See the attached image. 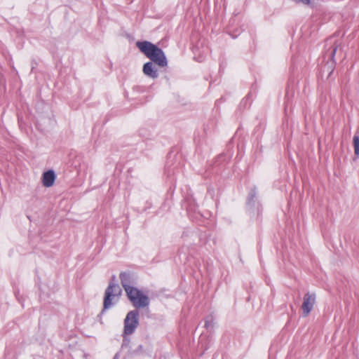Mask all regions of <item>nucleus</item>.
<instances>
[{"mask_svg":"<svg viewBox=\"0 0 359 359\" xmlns=\"http://www.w3.org/2000/svg\"><path fill=\"white\" fill-rule=\"evenodd\" d=\"M136 46L153 62L159 67H164L168 65L166 57L163 51L152 43L144 41H137Z\"/></svg>","mask_w":359,"mask_h":359,"instance_id":"1","label":"nucleus"},{"mask_svg":"<svg viewBox=\"0 0 359 359\" xmlns=\"http://www.w3.org/2000/svg\"><path fill=\"white\" fill-rule=\"evenodd\" d=\"M121 293L120 286L114 282H110L104 292V309L111 308L115 302H118Z\"/></svg>","mask_w":359,"mask_h":359,"instance_id":"2","label":"nucleus"},{"mask_svg":"<svg viewBox=\"0 0 359 359\" xmlns=\"http://www.w3.org/2000/svg\"><path fill=\"white\" fill-rule=\"evenodd\" d=\"M126 293L136 308H144L149 305V301L147 295L142 294L138 289L133 286L126 288Z\"/></svg>","mask_w":359,"mask_h":359,"instance_id":"3","label":"nucleus"},{"mask_svg":"<svg viewBox=\"0 0 359 359\" xmlns=\"http://www.w3.org/2000/svg\"><path fill=\"white\" fill-rule=\"evenodd\" d=\"M139 325V312L133 310L128 312L124 320V331L126 335L132 334Z\"/></svg>","mask_w":359,"mask_h":359,"instance_id":"4","label":"nucleus"},{"mask_svg":"<svg viewBox=\"0 0 359 359\" xmlns=\"http://www.w3.org/2000/svg\"><path fill=\"white\" fill-rule=\"evenodd\" d=\"M315 303L316 294L314 293L307 292L304 294L303 298V303L302 305L304 317H306L310 313L314 306Z\"/></svg>","mask_w":359,"mask_h":359,"instance_id":"5","label":"nucleus"},{"mask_svg":"<svg viewBox=\"0 0 359 359\" xmlns=\"http://www.w3.org/2000/svg\"><path fill=\"white\" fill-rule=\"evenodd\" d=\"M55 180V175L53 170H48L45 172L42 176V183L44 187H52Z\"/></svg>","mask_w":359,"mask_h":359,"instance_id":"6","label":"nucleus"},{"mask_svg":"<svg viewBox=\"0 0 359 359\" xmlns=\"http://www.w3.org/2000/svg\"><path fill=\"white\" fill-rule=\"evenodd\" d=\"M142 71L146 76L152 79H156L158 76L157 70L154 69V65L151 62L145 63L143 66Z\"/></svg>","mask_w":359,"mask_h":359,"instance_id":"7","label":"nucleus"},{"mask_svg":"<svg viewBox=\"0 0 359 359\" xmlns=\"http://www.w3.org/2000/svg\"><path fill=\"white\" fill-rule=\"evenodd\" d=\"M120 279L121 285L125 290H126V288H130V287H132V280L129 273L125 272L121 273Z\"/></svg>","mask_w":359,"mask_h":359,"instance_id":"8","label":"nucleus"},{"mask_svg":"<svg viewBox=\"0 0 359 359\" xmlns=\"http://www.w3.org/2000/svg\"><path fill=\"white\" fill-rule=\"evenodd\" d=\"M353 144L354 147V154L359 156V135H355L353 138Z\"/></svg>","mask_w":359,"mask_h":359,"instance_id":"9","label":"nucleus"},{"mask_svg":"<svg viewBox=\"0 0 359 359\" xmlns=\"http://www.w3.org/2000/svg\"><path fill=\"white\" fill-rule=\"evenodd\" d=\"M302 3L309 5L310 4V0H299Z\"/></svg>","mask_w":359,"mask_h":359,"instance_id":"10","label":"nucleus"},{"mask_svg":"<svg viewBox=\"0 0 359 359\" xmlns=\"http://www.w3.org/2000/svg\"><path fill=\"white\" fill-rule=\"evenodd\" d=\"M336 51H337V48H334L332 52V56L333 57L334 55V54L336 53Z\"/></svg>","mask_w":359,"mask_h":359,"instance_id":"11","label":"nucleus"},{"mask_svg":"<svg viewBox=\"0 0 359 359\" xmlns=\"http://www.w3.org/2000/svg\"><path fill=\"white\" fill-rule=\"evenodd\" d=\"M115 278H116L115 276H112V280H115Z\"/></svg>","mask_w":359,"mask_h":359,"instance_id":"12","label":"nucleus"},{"mask_svg":"<svg viewBox=\"0 0 359 359\" xmlns=\"http://www.w3.org/2000/svg\"><path fill=\"white\" fill-rule=\"evenodd\" d=\"M205 327H208V324L207 323H205Z\"/></svg>","mask_w":359,"mask_h":359,"instance_id":"13","label":"nucleus"},{"mask_svg":"<svg viewBox=\"0 0 359 359\" xmlns=\"http://www.w3.org/2000/svg\"><path fill=\"white\" fill-rule=\"evenodd\" d=\"M116 357H117V355L114 356V359H116Z\"/></svg>","mask_w":359,"mask_h":359,"instance_id":"14","label":"nucleus"}]
</instances>
